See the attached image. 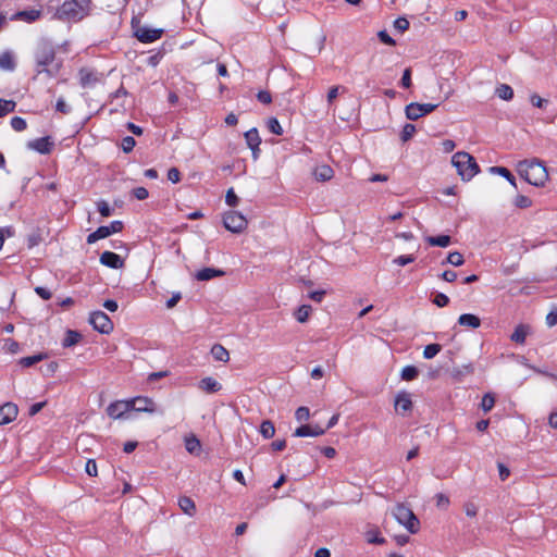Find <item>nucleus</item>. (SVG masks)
<instances>
[{"instance_id": "7ed1b4c3", "label": "nucleus", "mask_w": 557, "mask_h": 557, "mask_svg": "<svg viewBox=\"0 0 557 557\" xmlns=\"http://www.w3.org/2000/svg\"><path fill=\"white\" fill-rule=\"evenodd\" d=\"M451 164L463 182L471 181L480 172L475 158L466 151H457L451 157Z\"/></svg>"}, {"instance_id": "aec40b11", "label": "nucleus", "mask_w": 557, "mask_h": 557, "mask_svg": "<svg viewBox=\"0 0 557 557\" xmlns=\"http://www.w3.org/2000/svg\"><path fill=\"white\" fill-rule=\"evenodd\" d=\"M141 412L154 413L161 417L164 413V410L149 397L141 396Z\"/></svg>"}, {"instance_id": "6ab92c4d", "label": "nucleus", "mask_w": 557, "mask_h": 557, "mask_svg": "<svg viewBox=\"0 0 557 557\" xmlns=\"http://www.w3.org/2000/svg\"><path fill=\"white\" fill-rule=\"evenodd\" d=\"M199 388L208 394H214L222 389V385L213 377L206 376L199 381Z\"/></svg>"}, {"instance_id": "a18cd8bd", "label": "nucleus", "mask_w": 557, "mask_h": 557, "mask_svg": "<svg viewBox=\"0 0 557 557\" xmlns=\"http://www.w3.org/2000/svg\"><path fill=\"white\" fill-rule=\"evenodd\" d=\"M267 126L271 133L278 136L283 135V128L276 117H270L267 122Z\"/></svg>"}, {"instance_id": "e433bc0d", "label": "nucleus", "mask_w": 557, "mask_h": 557, "mask_svg": "<svg viewBox=\"0 0 557 557\" xmlns=\"http://www.w3.org/2000/svg\"><path fill=\"white\" fill-rule=\"evenodd\" d=\"M40 16L39 10H27V11H20L15 14L16 18L24 20L27 22H34Z\"/></svg>"}, {"instance_id": "473e14b6", "label": "nucleus", "mask_w": 557, "mask_h": 557, "mask_svg": "<svg viewBox=\"0 0 557 557\" xmlns=\"http://www.w3.org/2000/svg\"><path fill=\"white\" fill-rule=\"evenodd\" d=\"M366 539L369 544L382 545L386 543L385 537L381 535L377 529H371L366 533Z\"/></svg>"}, {"instance_id": "a878e982", "label": "nucleus", "mask_w": 557, "mask_h": 557, "mask_svg": "<svg viewBox=\"0 0 557 557\" xmlns=\"http://www.w3.org/2000/svg\"><path fill=\"white\" fill-rule=\"evenodd\" d=\"M495 95L502 100L510 101L512 100L515 92L512 87L508 84H500L496 87Z\"/></svg>"}, {"instance_id": "052dcab7", "label": "nucleus", "mask_w": 557, "mask_h": 557, "mask_svg": "<svg viewBox=\"0 0 557 557\" xmlns=\"http://www.w3.org/2000/svg\"><path fill=\"white\" fill-rule=\"evenodd\" d=\"M168 180L173 184H176L181 181V172L177 168H171L168 171Z\"/></svg>"}, {"instance_id": "603ef678", "label": "nucleus", "mask_w": 557, "mask_h": 557, "mask_svg": "<svg viewBox=\"0 0 557 557\" xmlns=\"http://www.w3.org/2000/svg\"><path fill=\"white\" fill-rule=\"evenodd\" d=\"M379 40L386 46H395L396 40L389 36L386 29H382L377 33Z\"/></svg>"}, {"instance_id": "8fccbe9b", "label": "nucleus", "mask_w": 557, "mask_h": 557, "mask_svg": "<svg viewBox=\"0 0 557 557\" xmlns=\"http://www.w3.org/2000/svg\"><path fill=\"white\" fill-rule=\"evenodd\" d=\"M225 202L226 205H228L230 207H236L239 202V198L238 196L236 195L235 190L233 187L228 188L226 190V194H225Z\"/></svg>"}, {"instance_id": "423d86ee", "label": "nucleus", "mask_w": 557, "mask_h": 557, "mask_svg": "<svg viewBox=\"0 0 557 557\" xmlns=\"http://www.w3.org/2000/svg\"><path fill=\"white\" fill-rule=\"evenodd\" d=\"M55 52L53 47L46 42L41 41L35 52V61H36V71L38 74L42 72H47L49 75L50 71L47 69L49 64H51L54 60Z\"/></svg>"}, {"instance_id": "bf43d9fd", "label": "nucleus", "mask_w": 557, "mask_h": 557, "mask_svg": "<svg viewBox=\"0 0 557 557\" xmlns=\"http://www.w3.org/2000/svg\"><path fill=\"white\" fill-rule=\"evenodd\" d=\"M257 99L263 104H270L272 102V96L268 90H259L257 94Z\"/></svg>"}, {"instance_id": "a211bd4d", "label": "nucleus", "mask_w": 557, "mask_h": 557, "mask_svg": "<svg viewBox=\"0 0 557 557\" xmlns=\"http://www.w3.org/2000/svg\"><path fill=\"white\" fill-rule=\"evenodd\" d=\"M148 53H149V57L145 60V62L149 66L156 67L157 65H159L161 60L166 54L165 42H163L162 46L159 47L158 49L149 50Z\"/></svg>"}, {"instance_id": "b1692460", "label": "nucleus", "mask_w": 557, "mask_h": 557, "mask_svg": "<svg viewBox=\"0 0 557 557\" xmlns=\"http://www.w3.org/2000/svg\"><path fill=\"white\" fill-rule=\"evenodd\" d=\"M425 242L433 247H442L446 248L451 244V237L446 234H441L436 236H426Z\"/></svg>"}, {"instance_id": "4d7b16f0", "label": "nucleus", "mask_w": 557, "mask_h": 557, "mask_svg": "<svg viewBox=\"0 0 557 557\" xmlns=\"http://www.w3.org/2000/svg\"><path fill=\"white\" fill-rule=\"evenodd\" d=\"M97 208H98V211L99 213L107 218V216H110L112 214V209L111 207L109 206V203L104 200H100L97 202Z\"/></svg>"}, {"instance_id": "37998d69", "label": "nucleus", "mask_w": 557, "mask_h": 557, "mask_svg": "<svg viewBox=\"0 0 557 557\" xmlns=\"http://www.w3.org/2000/svg\"><path fill=\"white\" fill-rule=\"evenodd\" d=\"M411 76H412V70L411 67H406L403 72V76L400 78V82H399V86L404 89H408L411 87L412 85V79H411Z\"/></svg>"}, {"instance_id": "f704fd0d", "label": "nucleus", "mask_w": 557, "mask_h": 557, "mask_svg": "<svg viewBox=\"0 0 557 557\" xmlns=\"http://www.w3.org/2000/svg\"><path fill=\"white\" fill-rule=\"evenodd\" d=\"M446 263H449L454 267H460L465 263V259L460 252L453 251L448 253L447 258L444 261H442L443 265Z\"/></svg>"}, {"instance_id": "680f3d73", "label": "nucleus", "mask_w": 557, "mask_h": 557, "mask_svg": "<svg viewBox=\"0 0 557 557\" xmlns=\"http://www.w3.org/2000/svg\"><path fill=\"white\" fill-rule=\"evenodd\" d=\"M85 471L90 476L97 475V463L94 459H88L85 465Z\"/></svg>"}, {"instance_id": "dca6fc26", "label": "nucleus", "mask_w": 557, "mask_h": 557, "mask_svg": "<svg viewBox=\"0 0 557 557\" xmlns=\"http://www.w3.org/2000/svg\"><path fill=\"white\" fill-rule=\"evenodd\" d=\"M225 275V271L218 268H202L195 274V278L200 282H207L215 277H222Z\"/></svg>"}, {"instance_id": "0e129e2a", "label": "nucleus", "mask_w": 557, "mask_h": 557, "mask_svg": "<svg viewBox=\"0 0 557 557\" xmlns=\"http://www.w3.org/2000/svg\"><path fill=\"white\" fill-rule=\"evenodd\" d=\"M325 294H326V292L324 289H318V290L310 292L308 294V297L315 302H321L323 300Z\"/></svg>"}, {"instance_id": "c9c22d12", "label": "nucleus", "mask_w": 557, "mask_h": 557, "mask_svg": "<svg viewBox=\"0 0 557 557\" xmlns=\"http://www.w3.org/2000/svg\"><path fill=\"white\" fill-rule=\"evenodd\" d=\"M15 63L11 53L3 52L0 54V69L5 71H13Z\"/></svg>"}, {"instance_id": "bb28decb", "label": "nucleus", "mask_w": 557, "mask_h": 557, "mask_svg": "<svg viewBox=\"0 0 557 557\" xmlns=\"http://www.w3.org/2000/svg\"><path fill=\"white\" fill-rule=\"evenodd\" d=\"M334 175V171L330 165L318 166L314 171V176L319 182L330 181Z\"/></svg>"}, {"instance_id": "393cba45", "label": "nucleus", "mask_w": 557, "mask_h": 557, "mask_svg": "<svg viewBox=\"0 0 557 557\" xmlns=\"http://www.w3.org/2000/svg\"><path fill=\"white\" fill-rule=\"evenodd\" d=\"M184 443H185V448L189 454L196 455V456H198L200 454L201 443L197 438L196 435L190 434V435L186 436L184 440Z\"/></svg>"}, {"instance_id": "ddd939ff", "label": "nucleus", "mask_w": 557, "mask_h": 557, "mask_svg": "<svg viewBox=\"0 0 557 557\" xmlns=\"http://www.w3.org/2000/svg\"><path fill=\"white\" fill-rule=\"evenodd\" d=\"M53 147V141H51L50 137H40L27 143V148L34 151H37L41 154L50 153Z\"/></svg>"}, {"instance_id": "9d476101", "label": "nucleus", "mask_w": 557, "mask_h": 557, "mask_svg": "<svg viewBox=\"0 0 557 557\" xmlns=\"http://www.w3.org/2000/svg\"><path fill=\"white\" fill-rule=\"evenodd\" d=\"M89 323L92 325L95 330L103 334H108L113 329L112 321L102 311H95L90 313Z\"/></svg>"}, {"instance_id": "cd10ccee", "label": "nucleus", "mask_w": 557, "mask_h": 557, "mask_svg": "<svg viewBox=\"0 0 557 557\" xmlns=\"http://www.w3.org/2000/svg\"><path fill=\"white\" fill-rule=\"evenodd\" d=\"M178 506L183 510L184 513L188 516H194L196 511V506L194 500L190 497L182 496L178 499Z\"/></svg>"}, {"instance_id": "2eb2a0df", "label": "nucleus", "mask_w": 557, "mask_h": 557, "mask_svg": "<svg viewBox=\"0 0 557 557\" xmlns=\"http://www.w3.org/2000/svg\"><path fill=\"white\" fill-rule=\"evenodd\" d=\"M18 413L17 406L13 403H7L0 406V425L12 422Z\"/></svg>"}, {"instance_id": "e2e57ef3", "label": "nucleus", "mask_w": 557, "mask_h": 557, "mask_svg": "<svg viewBox=\"0 0 557 557\" xmlns=\"http://www.w3.org/2000/svg\"><path fill=\"white\" fill-rule=\"evenodd\" d=\"M497 468H498L499 479L502 481H506L508 479V476L510 475L509 468L506 465L502 463V462L497 463Z\"/></svg>"}, {"instance_id": "20e7f679", "label": "nucleus", "mask_w": 557, "mask_h": 557, "mask_svg": "<svg viewBox=\"0 0 557 557\" xmlns=\"http://www.w3.org/2000/svg\"><path fill=\"white\" fill-rule=\"evenodd\" d=\"M394 517L399 524L404 525L408 530L409 533H418L420 521L409 507L404 504H398L395 507Z\"/></svg>"}, {"instance_id": "a19ab883", "label": "nucleus", "mask_w": 557, "mask_h": 557, "mask_svg": "<svg viewBox=\"0 0 557 557\" xmlns=\"http://www.w3.org/2000/svg\"><path fill=\"white\" fill-rule=\"evenodd\" d=\"M416 132H417V128L413 124L406 123L400 132L401 141L406 143V141L410 140L413 137V135L416 134Z\"/></svg>"}, {"instance_id": "864d4df0", "label": "nucleus", "mask_w": 557, "mask_h": 557, "mask_svg": "<svg viewBox=\"0 0 557 557\" xmlns=\"http://www.w3.org/2000/svg\"><path fill=\"white\" fill-rule=\"evenodd\" d=\"M295 418L297 421L302 422L307 421L310 418V410L306 406H300L297 408L295 412Z\"/></svg>"}, {"instance_id": "6e6d98bb", "label": "nucleus", "mask_w": 557, "mask_h": 557, "mask_svg": "<svg viewBox=\"0 0 557 557\" xmlns=\"http://www.w3.org/2000/svg\"><path fill=\"white\" fill-rule=\"evenodd\" d=\"M11 126L16 132H22L26 128L27 124L23 117L14 116L11 120Z\"/></svg>"}, {"instance_id": "58836bf2", "label": "nucleus", "mask_w": 557, "mask_h": 557, "mask_svg": "<svg viewBox=\"0 0 557 557\" xmlns=\"http://www.w3.org/2000/svg\"><path fill=\"white\" fill-rule=\"evenodd\" d=\"M310 312H311V306L301 305L296 310L295 318L299 323H305L308 320Z\"/></svg>"}, {"instance_id": "5701e85b", "label": "nucleus", "mask_w": 557, "mask_h": 557, "mask_svg": "<svg viewBox=\"0 0 557 557\" xmlns=\"http://www.w3.org/2000/svg\"><path fill=\"white\" fill-rule=\"evenodd\" d=\"M530 332V326L520 323L516 326L513 333L510 335V339L516 344H524L525 338Z\"/></svg>"}, {"instance_id": "f257e3e1", "label": "nucleus", "mask_w": 557, "mask_h": 557, "mask_svg": "<svg viewBox=\"0 0 557 557\" xmlns=\"http://www.w3.org/2000/svg\"><path fill=\"white\" fill-rule=\"evenodd\" d=\"M91 0H67L55 11L53 17L62 22H79L89 15Z\"/></svg>"}, {"instance_id": "c756f323", "label": "nucleus", "mask_w": 557, "mask_h": 557, "mask_svg": "<svg viewBox=\"0 0 557 557\" xmlns=\"http://www.w3.org/2000/svg\"><path fill=\"white\" fill-rule=\"evenodd\" d=\"M263 438L270 440L275 435V426L271 420H263L259 429Z\"/></svg>"}, {"instance_id": "09e8293b", "label": "nucleus", "mask_w": 557, "mask_h": 557, "mask_svg": "<svg viewBox=\"0 0 557 557\" xmlns=\"http://www.w3.org/2000/svg\"><path fill=\"white\" fill-rule=\"evenodd\" d=\"M414 260H416L414 255H400L393 260V263L397 264L399 267H405L407 264L414 262Z\"/></svg>"}, {"instance_id": "2f4dec72", "label": "nucleus", "mask_w": 557, "mask_h": 557, "mask_svg": "<svg viewBox=\"0 0 557 557\" xmlns=\"http://www.w3.org/2000/svg\"><path fill=\"white\" fill-rule=\"evenodd\" d=\"M419 376V369L416 366L408 364L403 368L400 379L404 381H413Z\"/></svg>"}, {"instance_id": "338daca9", "label": "nucleus", "mask_w": 557, "mask_h": 557, "mask_svg": "<svg viewBox=\"0 0 557 557\" xmlns=\"http://www.w3.org/2000/svg\"><path fill=\"white\" fill-rule=\"evenodd\" d=\"M181 299L182 294L180 292L173 293L172 296L166 300V308H174Z\"/></svg>"}, {"instance_id": "39448f33", "label": "nucleus", "mask_w": 557, "mask_h": 557, "mask_svg": "<svg viewBox=\"0 0 557 557\" xmlns=\"http://www.w3.org/2000/svg\"><path fill=\"white\" fill-rule=\"evenodd\" d=\"M139 397H133L126 400H117L112 403L107 408V413L109 417L113 419H128L136 414L137 409L135 408V404Z\"/></svg>"}, {"instance_id": "de8ad7c7", "label": "nucleus", "mask_w": 557, "mask_h": 557, "mask_svg": "<svg viewBox=\"0 0 557 557\" xmlns=\"http://www.w3.org/2000/svg\"><path fill=\"white\" fill-rule=\"evenodd\" d=\"M42 359H44V356L40 355V354L39 355H34V356H28V357L21 358L20 359V364L22 367L28 368V367H32L35 363L41 361Z\"/></svg>"}, {"instance_id": "3c124183", "label": "nucleus", "mask_w": 557, "mask_h": 557, "mask_svg": "<svg viewBox=\"0 0 557 557\" xmlns=\"http://www.w3.org/2000/svg\"><path fill=\"white\" fill-rule=\"evenodd\" d=\"M409 21L405 16H399L394 21V28L399 33H404L409 29Z\"/></svg>"}, {"instance_id": "49530a36", "label": "nucleus", "mask_w": 557, "mask_h": 557, "mask_svg": "<svg viewBox=\"0 0 557 557\" xmlns=\"http://www.w3.org/2000/svg\"><path fill=\"white\" fill-rule=\"evenodd\" d=\"M449 297L441 292H437L432 299V302L438 308L446 307L449 304Z\"/></svg>"}, {"instance_id": "f03ea898", "label": "nucleus", "mask_w": 557, "mask_h": 557, "mask_svg": "<svg viewBox=\"0 0 557 557\" xmlns=\"http://www.w3.org/2000/svg\"><path fill=\"white\" fill-rule=\"evenodd\" d=\"M518 174L530 185L540 187L548 178L546 166L539 160H522L517 164Z\"/></svg>"}, {"instance_id": "4468645a", "label": "nucleus", "mask_w": 557, "mask_h": 557, "mask_svg": "<svg viewBox=\"0 0 557 557\" xmlns=\"http://www.w3.org/2000/svg\"><path fill=\"white\" fill-rule=\"evenodd\" d=\"M164 28H154L148 25H141V44H151L162 38Z\"/></svg>"}, {"instance_id": "4be33fe9", "label": "nucleus", "mask_w": 557, "mask_h": 557, "mask_svg": "<svg viewBox=\"0 0 557 557\" xmlns=\"http://www.w3.org/2000/svg\"><path fill=\"white\" fill-rule=\"evenodd\" d=\"M490 173L492 174H497L500 176V178H505L507 182H509V184L511 186H513L515 188H517V182H516V177L513 176V174L505 166H499V165H495V166H491L488 169Z\"/></svg>"}, {"instance_id": "4c0bfd02", "label": "nucleus", "mask_w": 557, "mask_h": 557, "mask_svg": "<svg viewBox=\"0 0 557 557\" xmlns=\"http://www.w3.org/2000/svg\"><path fill=\"white\" fill-rule=\"evenodd\" d=\"M480 406L485 413L490 412L495 406V396L492 393L484 394Z\"/></svg>"}, {"instance_id": "5fc2aeb1", "label": "nucleus", "mask_w": 557, "mask_h": 557, "mask_svg": "<svg viewBox=\"0 0 557 557\" xmlns=\"http://www.w3.org/2000/svg\"><path fill=\"white\" fill-rule=\"evenodd\" d=\"M530 101L533 107L539 109H544L548 104V100L540 97L537 94L531 95Z\"/></svg>"}, {"instance_id": "13d9d810", "label": "nucleus", "mask_w": 557, "mask_h": 557, "mask_svg": "<svg viewBox=\"0 0 557 557\" xmlns=\"http://www.w3.org/2000/svg\"><path fill=\"white\" fill-rule=\"evenodd\" d=\"M135 145H136V140L131 136L124 137L121 143V147L124 152L132 151L134 149Z\"/></svg>"}, {"instance_id": "c03bdc74", "label": "nucleus", "mask_w": 557, "mask_h": 557, "mask_svg": "<svg viewBox=\"0 0 557 557\" xmlns=\"http://www.w3.org/2000/svg\"><path fill=\"white\" fill-rule=\"evenodd\" d=\"M16 103L13 100L0 99V117L13 112Z\"/></svg>"}, {"instance_id": "412c9836", "label": "nucleus", "mask_w": 557, "mask_h": 557, "mask_svg": "<svg viewBox=\"0 0 557 557\" xmlns=\"http://www.w3.org/2000/svg\"><path fill=\"white\" fill-rule=\"evenodd\" d=\"M458 324L470 329H478L481 326V319L473 313H462L458 318Z\"/></svg>"}, {"instance_id": "7c9ffc66", "label": "nucleus", "mask_w": 557, "mask_h": 557, "mask_svg": "<svg viewBox=\"0 0 557 557\" xmlns=\"http://www.w3.org/2000/svg\"><path fill=\"white\" fill-rule=\"evenodd\" d=\"M244 137L248 147H256L257 145H261V138L256 127H252L245 132Z\"/></svg>"}, {"instance_id": "6e6552de", "label": "nucleus", "mask_w": 557, "mask_h": 557, "mask_svg": "<svg viewBox=\"0 0 557 557\" xmlns=\"http://www.w3.org/2000/svg\"><path fill=\"white\" fill-rule=\"evenodd\" d=\"M438 103L410 102L405 107L406 117L410 121H418L437 109Z\"/></svg>"}, {"instance_id": "ea45409f", "label": "nucleus", "mask_w": 557, "mask_h": 557, "mask_svg": "<svg viewBox=\"0 0 557 557\" xmlns=\"http://www.w3.org/2000/svg\"><path fill=\"white\" fill-rule=\"evenodd\" d=\"M442 350V345L434 343L429 344L423 349V358L424 359H432L434 358L440 351Z\"/></svg>"}, {"instance_id": "f8f14e48", "label": "nucleus", "mask_w": 557, "mask_h": 557, "mask_svg": "<svg viewBox=\"0 0 557 557\" xmlns=\"http://www.w3.org/2000/svg\"><path fill=\"white\" fill-rule=\"evenodd\" d=\"M326 432V429H322L320 425L315 424H301L300 426L296 428V430L293 433V436L296 437H307V436H321Z\"/></svg>"}, {"instance_id": "0eeeda50", "label": "nucleus", "mask_w": 557, "mask_h": 557, "mask_svg": "<svg viewBox=\"0 0 557 557\" xmlns=\"http://www.w3.org/2000/svg\"><path fill=\"white\" fill-rule=\"evenodd\" d=\"M224 227L234 234H240L248 225L247 219L238 211H227L223 214Z\"/></svg>"}, {"instance_id": "774afa93", "label": "nucleus", "mask_w": 557, "mask_h": 557, "mask_svg": "<svg viewBox=\"0 0 557 557\" xmlns=\"http://www.w3.org/2000/svg\"><path fill=\"white\" fill-rule=\"evenodd\" d=\"M546 324L552 327L557 324V309L550 310L546 315Z\"/></svg>"}, {"instance_id": "9b49d317", "label": "nucleus", "mask_w": 557, "mask_h": 557, "mask_svg": "<svg viewBox=\"0 0 557 557\" xmlns=\"http://www.w3.org/2000/svg\"><path fill=\"white\" fill-rule=\"evenodd\" d=\"M395 410L398 413L405 414L412 410L413 404L410 394L406 391L397 393L394 401Z\"/></svg>"}, {"instance_id": "69168bd1", "label": "nucleus", "mask_w": 557, "mask_h": 557, "mask_svg": "<svg viewBox=\"0 0 557 557\" xmlns=\"http://www.w3.org/2000/svg\"><path fill=\"white\" fill-rule=\"evenodd\" d=\"M169 374L168 371H159V372H152L148 375L147 377V383L148 384H152L154 383L156 381L162 379V377H165L166 375Z\"/></svg>"}, {"instance_id": "79ce46f5", "label": "nucleus", "mask_w": 557, "mask_h": 557, "mask_svg": "<svg viewBox=\"0 0 557 557\" xmlns=\"http://www.w3.org/2000/svg\"><path fill=\"white\" fill-rule=\"evenodd\" d=\"M512 203L519 209H528L532 206V200L528 196L517 195Z\"/></svg>"}, {"instance_id": "1a4fd4ad", "label": "nucleus", "mask_w": 557, "mask_h": 557, "mask_svg": "<svg viewBox=\"0 0 557 557\" xmlns=\"http://www.w3.org/2000/svg\"><path fill=\"white\" fill-rule=\"evenodd\" d=\"M123 228V223L121 221H112L110 225L99 226L95 232L90 233L87 236V243L94 244L99 239H103L109 237L112 234L119 233Z\"/></svg>"}, {"instance_id": "f3484780", "label": "nucleus", "mask_w": 557, "mask_h": 557, "mask_svg": "<svg viewBox=\"0 0 557 557\" xmlns=\"http://www.w3.org/2000/svg\"><path fill=\"white\" fill-rule=\"evenodd\" d=\"M100 262L111 269H119L123 265V260L117 253L104 251L100 256Z\"/></svg>"}, {"instance_id": "c85d7f7f", "label": "nucleus", "mask_w": 557, "mask_h": 557, "mask_svg": "<svg viewBox=\"0 0 557 557\" xmlns=\"http://www.w3.org/2000/svg\"><path fill=\"white\" fill-rule=\"evenodd\" d=\"M211 354L216 361L227 362L230 359L228 351L220 344H214L212 346Z\"/></svg>"}, {"instance_id": "72a5a7b5", "label": "nucleus", "mask_w": 557, "mask_h": 557, "mask_svg": "<svg viewBox=\"0 0 557 557\" xmlns=\"http://www.w3.org/2000/svg\"><path fill=\"white\" fill-rule=\"evenodd\" d=\"M81 337L82 336L78 332L69 330L63 338L62 346L72 347L79 342Z\"/></svg>"}]
</instances>
